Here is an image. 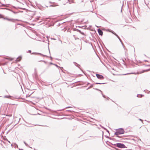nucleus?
Masks as SVG:
<instances>
[{"mask_svg":"<svg viewBox=\"0 0 150 150\" xmlns=\"http://www.w3.org/2000/svg\"><path fill=\"white\" fill-rule=\"evenodd\" d=\"M125 132L124 129L122 128H120L116 130V132L115 133V134L116 135V137H120L118 135L120 134H123Z\"/></svg>","mask_w":150,"mask_h":150,"instance_id":"obj_1","label":"nucleus"},{"mask_svg":"<svg viewBox=\"0 0 150 150\" xmlns=\"http://www.w3.org/2000/svg\"><path fill=\"white\" fill-rule=\"evenodd\" d=\"M115 146H117L120 148H124L126 147L125 145L121 143H117L113 144Z\"/></svg>","mask_w":150,"mask_h":150,"instance_id":"obj_2","label":"nucleus"},{"mask_svg":"<svg viewBox=\"0 0 150 150\" xmlns=\"http://www.w3.org/2000/svg\"><path fill=\"white\" fill-rule=\"evenodd\" d=\"M0 18H3L4 19L8 21L12 22H14V21L16 20L12 18H8L7 17L4 18L3 16L1 14H0Z\"/></svg>","mask_w":150,"mask_h":150,"instance_id":"obj_3","label":"nucleus"},{"mask_svg":"<svg viewBox=\"0 0 150 150\" xmlns=\"http://www.w3.org/2000/svg\"><path fill=\"white\" fill-rule=\"evenodd\" d=\"M97 77L99 79L102 80L103 79H104V77L102 75H100L98 74H96Z\"/></svg>","mask_w":150,"mask_h":150,"instance_id":"obj_4","label":"nucleus"},{"mask_svg":"<svg viewBox=\"0 0 150 150\" xmlns=\"http://www.w3.org/2000/svg\"><path fill=\"white\" fill-rule=\"evenodd\" d=\"M69 0H62V4L65 5L67 3L69 2Z\"/></svg>","mask_w":150,"mask_h":150,"instance_id":"obj_5","label":"nucleus"},{"mask_svg":"<svg viewBox=\"0 0 150 150\" xmlns=\"http://www.w3.org/2000/svg\"><path fill=\"white\" fill-rule=\"evenodd\" d=\"M97 30L99 34L100 35L102 36L103 34V32L99 28Z\"/></svg>","mask_w":150,"mask_h":150,"instance_id":"obj_6","label":"nucleus"},{"mask_svg":"<svg viewBox=\"0 0 150 150\" xmlns=\"http://www.w3.org/2000/svg\"><path fill=\"white\" fill-rule=\"evenodd\" d=\"M31 54H40L42 56L44 57H47V56L46 55H44L42 54H41V53H39L33 52V53H32Z\"/></svg>","mask_w":150,"mask_h":150,"instance_id":"obj_7","label":"nucleus"},{"mask_svg":"<svg viewBox=\"0 0 150 150\" xmlns=\"http://www.w3.org/2000/svg\"><path fill=\"white\" fill-rule=\"evenodd\" d=\"M73 30L74 31H76L77 32H79V33L80 32H81V30H79V29H77L76 28H74L73 29Z\"/></svg>","mask_w":150,"mask_h":150,"instance_id":"obj_8","label":"nucleus"},{"mask_svg":"<svg viewBox=\"0 0 150 150\" xmlns=\"http://www.w3.org/2000/svg\"><path fill=\"white\" fill-rule=\"evenodd\" d=\"M21 59V57H19L18 58H17V59H16V61H17L19 62L20 61Z\"/></svg>","mask_w":150,"mask_h":150,"instance_id":"obj_9","label":"nucleus"},{"mask_svg":"<svg viewBox=\"0 0 150 150\" xmlns=\"http://www.w3.org/2000/svg\"><path fill=\"white\" fill-rule=\"evenodd\" d=\"M150 70V69H149L146 70H143L142 71L140 72V73H143L145 71H149Z\"/></svg>","mask_w":150,"mask_h":150,"instance_id":"obj_10","label":"nucleus"},{"mask_svg":"<svg viewBox=\"0 0 150 150\" xmlns=\"http://www.w3.org/2000/svg\"><path fill=\"white\" fill-rule=\"evenodd\" d=\"M73 63L75 64V65L78 67H79V66H80V65L79 64H78L77 63H76V62H73Z\"/></svg>","mask_w":150,"mask_h":150,"instance_id":"obj_11","label":"nucleus"},{"mask_svg":"<svg viewBox=\"0 0 150 150\" xmlns=\"http://www.w3.org/2000/svg\"><path fill=\"white\" fill-rule=\"evenodd\" d=\"M118 39H119V40L120 41V42L121 43V44H122V45L123 46V47H124V45H123V43H122L121 39H120V37L119 38H118Z\"/></svg>","mask_w":150,"mask_h":150,"instance_id":"obj_12","label":"nucleus"},{"mask_svg":"<svg viewBox=\"0 0 150 150\" xmlns=\"http://www.w3.org/2000/svg\"><path fill=\"white\" fill-rule=\"evenodd\" d=\"M105 83H100L96 82L95 83V84H104Z\"/></svg>","mask_w":150,"mask_h":150,"instance_id":"obj_13","label":"nucleus"},{"mask_svg":"<svg viewBox=\"0 0 150 150\" xmlns=\"http://www.w3.org/2000/svg\"><path fill=\"white\" fill-rule=\"evenodd\" d=\"M144 95H142V94L141 95H139V94H138L137 95V97H142V96H143Z\"/></svg>","mask_w":150,"mask_h":150,"instance_id":"obj_14","label":"nucleus"},{"mask_svg":"<svg viewBox=\"0 0 150 150\" xmlns=\"http://www.w3.org/2000/svg\"><path fill=\"white\" fill-rule=\"evenodd\" d=\"M53 65H55V66H56V67H59L60 68H63V67H60L59 66H58L57 64H53Z\"/></svg>","mask_w":150,"mask_h":150,"instance_id":"obj_15","label":"nucleus"},{"mask_svg":"<svg viewBox=\"0 0 150 150\" xmlns=\"http://www.w3.org/2000/svg\"><path fill=\"white\" fill-rule=\"evenodd\" d=\"M101 94L102 95V96H103V97L104 98H106V96H105V95H103V93L102 92V91H101Z\"/></svg>","mask_w":150,"mask_h":150,"instance_id":"obj_16","label":"nucleus"},{"mask_svg":"<svg viewBox=\"0 0 150 150\" xmlns=\"http://www.w3.org/2000/svg\"><path fill=\"white\" fill-rule=\"evenodd\" d=\"M9 97H10V96H5L4 97V98H8Z\"/></svg>","mask_w":150,"mask_h":150,"instance_id":"obj_17","label":"nucleus"},{"mask_svg":"<svg viewBox=\"0 0 150 150\" xmlns=\"http://www.w3.org/2000/svg\"><path fill=\"white\" fill-rule=\"evenodd\" d=\"M24 143L25 144V146H29L28 144H27L25 142H24Z\"/></svg>","mask_w":150,"mask_h":150,"instance_id":"obj_18","label":"nucleus"},{"mask_svg":"<svg viewBox=\"0 0 150 150\" xmlns=\"http://www.w3.org/2000/svg\"><path fill=\"white\" fill-rule=\"evenodd\" d=\"M118 38H119V37L116 33L114 34Z\"/></svg>","mask_w":150,"mask_h":150,"instance_id":"obj_19","label":"nucleus"},{"mask_svg":"<svg viewBox=\"0 0 150 150\" xmlns=\"http://www.w3.org/2000/svg\"><path fill=\"white\" fill-rule=\"evenodd\" d=\"M10 10L11 11V12H13L14 13V14H16V12H15L13 11L12 10Z\"/></svg>","mask_w":150,"mask_h":150,"instance_id":"obj_20","label":"nucleus"},{"mask_svg":"<svg viewBox=\"0 0 150 150\" xmlns=\"http://www.w3.org/2000/svg\"><path fill=\"white\" fill-rule=\"evenodd\" d=\"M58 6V5H50V6Z\"/></svg>","mask_w":150,"mask_h":150,"instance_id":"obj_21","label":"nucleus"},{"mask_svg":"<svg viewBox=\"0 0 150 150\" xmlns=\"http://www.w3.org/2000/svg\"><path fill=\"white\" fill-rule=\"evenodd\" d=\"M100 126L102 128H103L104 129H105H105H106V128H105L104 127H103V126H101V125H100Z\"/></svg>","mask_w":150,"mask_h":150,"instance_id":"obj_22","label":"nucleus"},{"mask_svg":"<svg viewBox=\"0 0 150 150\" xmlns=\"http://www.w3.org/2000/svg\"><path fill=\"white\" fill-rule=\"evenodd\" d=\"M79 33L83 35H85L84 33L83 32H81H81H80Z\"/></svg>","mask_w":150,"mask_h":150,"instance_id":"obj_23","label":"nucleus"},{"mask_svg":"<svg viewBox=\"0 0 150 150\" xmlns=\"http://www.w3.org/2000/svg\"><path fill=\"white\" fill-rule=\"evenodd\" d=\"M110 32H111L112 34H113L114 35V34L115 33H116L114 32L113 31H110Z\"/></svg>","mask_w":150,"mask_h":150,"instance_id":"obj_24","label":"nucleus"},{"mask_svg":"<svg viewBox=\"0 0 150 150\" xmlns=\"http://www.w3.org/2000/svg\"><path fill=\"white\" fill-rule=\"evenodd\" d=\"M122 61L123 62V64H125V61L123 59H122Z\"/></svg>","mask_w":150,"mask_h":150,"instance_id":"obj_25","label":"nucleus"},{"mask_svg":"<svg viewBox=\"0 0 150 150\" xmlns=\"http://www.w3.org/2000/svg\"><path fill=\"white\" fill-rule=\"evenodd\" d=\"M71 107H72L71 106H68V107H66L65 108L66 109V108H71Z\"/></svg>","mask_w":150,"mask_h":150,"instance_id":"obj_26","label":"nucleus"},{"mask_svg":"<svg viewBox=\"0 0 150 150\" xmlns=\"http://www.w3.org/2000/svg\"><path fill=\"white\" fill-rule=\"evenodd\" d=\"M95 90H98V91H100V92H101V90H100L99 89H98L97 88H96L95 89Z\"/></svg>","mask_w":150,"mask_h":150,"instance_id":"obj_27","label":"nucleus"},{"mask_svg":"<svg viewBox=\"0 0 150 150\" xmlns=\"http://www.w3.org/2000/svg\"><path fill=\"white\" fill-rule=\"evenodd\" d=\"M5 140H6V141H7L9 143H10V141H8V139H6Z\"/></svg>","mask_w":150,"mask_h":150,"instance_id":"obj_28","label":"nucleus"},{"mask_svg":"<svg viewBox=\"0 0 150 150\" xmlns=\"http://www.w3.org/2000/svg\"><path fill=\"white\" fill-rule=\"evenodd\" d=\"M31 51L30 50H29L28 51V52H29V53H31Z\"/></svg>","mask_w":150,"mask_h":150,"instance_id":"obj_29","label":"nucleus"},{"mask_svg":"<svg viewBox=\"0 0 150 150\" xmlns=\"http://www.w3.org/2000/svg\"><path fill=\"white\" fill-rule=\"evenodd\" d=\"M105 130L107 132H108V133H109V131L108 130H107V129H105Z\"/></svg>","mask_w":150,"mask_h":150,"instance_id":"obj_30","label":"nucleus"},{"mask_svg":"<svg viewBox=\"0 0 150 150\" xmlns=\"http://www.w3.org/2000/svg\"><path fill=\"white\" fill-rule=\"evenodd\" d=\"M146 66L150 67V65H147Z\"/></svg>","mask_w":150,"mask_h":150,"instance_id":"obj_31","label":"nucleus"},{"mask_svg":"<svg viewBox=\"0 0 150 150\" xmlns=\"http://www.w3.org/2000/svg\"><path fill=\"white\" fill-rule=\"evenodd\" d=\"M1 6H5V4H3L1 5Z\"/></svg>","mask_w":150,"mask_h":150,"instance_id":"obj_32","label":"nucleus"},{"mask_svg":"<svg viewBox=\"0 0 150 150\" xmlns=\"http://www.w3.org/2000/svg\"><path fill=\"white\" fill-rule=\"evenodd\" d=\"M139 120L142 122V120L141 119H139Z\"/></svg>","mask_w":150,"mask_h":150,"instance_id":"obj_33","label":"nucleus"},{"mask_svg":"<svg viewBox=\"0 0 150 150\" xmlns=\"http://www.w3.org/2000/svg\"><path fill=\"white\" fill-rule=\"evenodd\" d=\"M67 111H71V110H67Z\"/></svg>","mask_w":150,"mask_h":150,"instance_id":"obj_34","label":"nucleus"},{"mask_svg":"<svg viewBox=\"0 0 150 150\" xmlns=\"http://www.w3.org/2000/svg\"><path fill=\"white\" fill-rule=\"evenodd\" d=\"M107 99H108V100H109V98H108V97H107Z\"/></svg>","mask_w":150,"mask_h":150,"instance_id":"obj_35","label":"nucleus"},{"mask_svg":"<svg viewBox=\"0 0 150 150\" xmlns=\"http://www.w3.org/2000/svg\"><path fill=\"white\" fill-rule=\"evenodd\" d=\"M130 74H135L134 73H130Z\"/></svg>","mask_w":150,"mask_h":150,"instance_id":"obj_36","label":"nucleus"},{"mask_svg":"<svg viewBox=\"0 0 150 150\" xmlns=\"http://www.w3.org/2000/svg\"><path fill=\"white\" fill-rule=\"evenodd\" d=\"M50 64H53V63H50Z\"/></svg>","mask_w":150,"mask_h":150,"instance_id":"obj_37","label":"nucleus"},{"mask_svg":"<svg viewBox=\"0 0 150 150\" xmlns=\"http://www.w3.org/2000/svg\"><path fill=\"white\" fill-rule=\"evenodd\" d=\"M2 142H3L4 143V142L3 141H2Z\"/></svg>","mask_w":150,"mask_h":150,"instance_id":"obj_38","label":"nucleus"},{"mask_svg":"<svg viewBox=\"0 0 150 150\" xmlns=\"http://www.w3.org/2000/svg\"><path fill=\"white\" fill-rule=\"evenodd\" d=\"M145 62H148L147 60H145L144 61Z\"/></svg>","mask_w":150,"mask_h":150,"instance_id":"obj_39","label":"nucleus"},{"mask_svg":"<svg viewBox=\"0 0 150 150\" xmlns=\"http://www.w3.org/2000/svg\"><path fill=\"white\" fill-rule=\"evenodd\" d=\"M13 144H11V145L12 146H13Z\"/></svg>","mask_w":150,"mask_h":150,"instance_id":"obj_40","label":"nucleus"},{"mask_svg":"<svg viewBox=\"0 0 150 150\" xmlns=\"http://www.w3.org/2000/svg\"><path fill=\"white\" fill-rule=\"evenodd\" d=\"M121 12H122V8H121Z\"/></svg>","mask_w":150,"mask_h":150,"instance_id":"obj_41","label":"nucleus"},{"mask_svg":"<svg viewBox=\"0 0 150 150\" xmlns=\"http://www.w3.org/2000/svg\"><path fill=\"white\" fill-rule=\"evenodd\" d=\"M75 35H73V36H74V37H75Z\"/></svg>","mask_w":150,"mask_h":150,"instance_id":"obj_42","label":"nucleus"},{"mask_svg":"<svg viewBox=\"0 0 150 150\" xmlns=\"http://www.w3.org/2000/svg\"><path fill=\"white\" fill-rule=\"evenodd\" d=\"M49 51L50 53V50H49Z\"/></svg>","mask_w":150,"mask_h":150,"instance_id":"obj_43","label":"nucleus"},{"mask_svg":"<svg viewBox=\"0 0 150 150\" xmlns=\"http://www.w3.org/2000/svg\"><path fill=\"white\" fill-rule=\"evenodd\" d=\"M42 61V62H45L44 61Z\"/></svg>","mask_w":150,"mask_h":150,"instance_id":"obj_44","label":"nucleus"},{"mask_svg":"<svg viewBox=\"0 0 150 150\" xmlns=\"http://www.w3.org/2000/svg\"><path fill=\"white\" fill-rule=\"evenodd\" d=\"M54 39V40H55V39H54V38H53V39Z\"/></svg>","mask_w":150,"mask_h":150,"instance_id":"obj_45","label":"nucleus"},{"mask_svg":"<svg viewBox=\"0 0 150 150\" xmlns=\"http://www.w3.org/2000/svg\"><path fill=\"white\" fill-rule=\"evenodd\" d=\"M92 87V86H90V87Z\"/></svg>","mask_w":150,"mask_h":150,"instance_id":"obj_46","label":"nucleus"},{"mask_svg":"<svg viewBox=\"0 0 150 150\" xmlns=\"http://www.w3.org/2000/svg\"><path fill=\"white\" fill-rule=\"evenodd\" d=\"M61 43H62V41H61Z\"/></svg>","mask_w":150,"mask_h":150,"instance_id":"obj_47","label":"nucleus"},{"mask_svg":"<svg viewBox=\"0 0 150 150\" xmlns=\"http://www.w3.org/2000/svg\"><path fill=\"white\" fill-rule=\"evenodd\" d=\"M50 2V3H52L51 2Z\"/></svg>","mask_w":150,"mask_h":150,"instance_id":"obj_48","label":"nucleus"},{"mask_svg":"<svg viewBox=\"0 0 150 150\" xmlns=\"http://www.w3.org/2000/svg\"><path fill=\"white\" fill-rule=\"evenodd\" d=\"M114 139H116V138H114Z\"/></svg>","mask_w":150,"mask_h":150,"instance_id":"obj_49","label":"nucleus"},{"mask_svg":"<svg viewBox=\"0 0 150 150\" xmlns=\"http://www.w3.org/2000/svg\"><path fill=\"white\" fill-rule=\"evenodd\" d=\"M60 110V111H61V110Z\"/></svg>","mask_w":150,"mask_h":150,"instance_id":"obj_50","label":"nucleus"},{"mask_svg":"<svg viewBox=\"0 0 150 150\" xmlns=\"http://www.w3.org/2000/svg\"><path fill=\"white\" fill-rule=\"evenodd\" d=\"M0 97H1V96H0Z\"/></svg>","mask_w":150,"mask_h":150,"instance_id":"obj_51","label":"nucleus"}]
</instances>
